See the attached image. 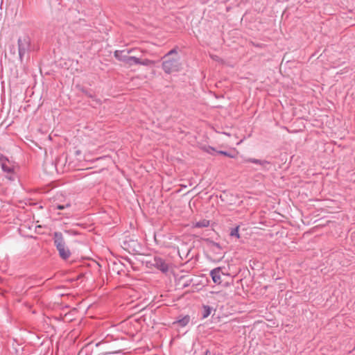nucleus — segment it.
<instances>
[{
    "instance_id": "f257e3e1",
    "label": "nucleus",
    "mask_w": 355,
    "mask_h": 355,
    "mask_svg": "<svg viewBox=\"0 0 355 355\" xmlns=\"http://www.w3.org/2000/svg\"><path fill=\"white\" fill-rule=\"evenodd\" d=\"M163 58L162 69L165 73L169 74L173 72L178 71L180 69L181 63L180 62V57L175 49L168 51Z\"/></svg>"
},
{
    "instance_id": "f03ea898",
    "label": "nucleus",
    "mask_w": 355,
    "mask_h": 355,
    "mask_svg": "<svg viewBox=\"0 0 355 355\" xmlns=\"http://www.w3.org/2000/svg\"><path fill=\"white\" fill-rule=\"evenodd\" d=\"M54 244L59 252L60 257L62 259H67L71 256V252L68 248L65 246V242L61 232H55L53 234Z\"/></svg>"
},
{
    "instance_id": "7ed1b4c3",
    "label": "nucleus",
    "mask_w": 355,
    "mask_h": 355,
    "mask_svg": "<svg viewBox=\"0 0 355 355\" xmlns=\"http://www.w3.org/2000/svg\"><path fill=\"white\" fill-rule=\"evenodd\" d=\"M0 165L3 172L7 173L6 178L10 181H14L16 178L14 164L6 157L0 155Z\"/></svg>"
},
{
    "instance_id": "20e7f679",
    "label": "nucleus",
    "mask_w": 355,
    "mask_h": 355,
    "mask_svg": "<svg viewBox=\"0 0 355 355\" xmlns=\"http://www.w3.org/2000/svg\"><path fill=\"white\" fill-rule=\"evenodd\" d=\"M31 45V39L28 36H24L18 39L19 56L21 60L24 56L29 51Z\"/></svg>"
},
{
    "instance_id": "39448f33",
    "label": "nucleus",
    "mask_w": 355,
    "mask_h": 355,
    "mask_svg": "<svg viewBox=\"0 0 355 355\" xmlns=\"http://www.w3.org/2000/svg\"><path fill=\"white\" fill-rule=\"evenodd\" d=\"M151 264L163 273H166L170 268L169 264L159 257H155L151 261Z\"/></svg>"
},
{
    "instance_id": "423d86ee",
    "label": "nucleus",
    "mask_w": 355,
    "mask_h": 355,
    "mask_svg": "<svg viewBox=\"0 0 355 355\" xmlns=\"http://www.w3.org/2000/svg\"><path fill=\"white\" fill-rule=\"evenodd\" d=\"M221 274L222 271L220 268H216L211 270L210 275L215 284H220L222 282Z\"/></svg>"
},
{
    "instance_id": "0eeeda50",
    "label": "nucleus",
    "mask_w": 355,
    "mask_h": 355,
    "mask_svg": "<svg viewBox=\"0 0 355 355\" xmlns=\"http://www.w3.org/2000/svg\"><path fill=\"white\" fill-rule=\"evenodd\" d=\"M130 55H128L126 53H125V51H119V50H117V51H114V57L119 61H121L123 62L124 64H126V62H127V60L128 59Z\"/></svg>"
},
{
    "instance_id": "6e6552de",
    "label": "nucleus",
    "mask_w": 355,
    "mask_h": 355,
    "mask_svg": "<svg viewBox=\"0 0 355 355\" xmlns=\"http://www.w3.org/2000/svg\"><path fill=\"white\" fill-rule=\"evenodd\" d=\"M248 162L254 163L256 164L261 165L263 168H268L267 166L270 164V163L266 160H261L254 158H250L247 160Z\"/></svg>"
},
{
    "instance_id": "1a4fd4ad",
    "label": "nucleus",
    "mask_w": 355,
    "mask_h": 355,
    "mask_svg": "<svg viewBox=\"0 0 355 355\" xmlns=\"http://www.w3.org/2000/svg\"><path fill=\"white\" fill-rule=\"evenodd\" d=\"M139 59L140 57L130 55L127 60L126 65L132 67L135 64H139Z\"/></svg>"
},
{
    "instance_id": "9d476101",
    "label": "nucleus",
    "mask_w": 355,
    "mask_h": 355,
    "mask_svg": "<svg viewBox=\"0 0 355 355\" xmlns=\"http://www.w3.org/2000/svg\"><path fill=\"white\" fill-rule=\"evenodd\" d=\"M209 225V220H206V219H203L202 220H200L198 222H196L194 225H193V227H198V228H201V227H207Z\"/></svg>"
},
{
    "instance_id": "9b49d317",
    "label": "nucleus",
    "mask_w": 355,
    "mask_h": 355,
    "mask_svg": "<svg viewBox=\"0 0 355 355\" xmlns=\"http://www.w3.org/2000/svg\"><path fill=\"white\" fill-rule=\"evenodd\" d=\"M202 318H207L211 313L212 308L207 305L202 306Z\"/></svg>"
},
{
    "instance_id": "f8f14e48",
    "label": "nucleus",
    "mask_w": 355,
    "mask_h": 355,
    "mask_svg": "<svg viewBox=\"0 0 355 355\" xmlns=\"http://www.w3.org/2000/svg\"><path fill=\"white\" fill-rule=\"evenodd\" d=\"M190 320V318L189 315H185L181 319H179L177 322L182 327H185Z\"/></svg>"
},
{
    "instance_id": "ddd939ff",
    "label": "nucleus",
    "mask_w": 355,
    "mask_h": 355,
    "mask_svg": "<svg viewBox=\"0 0 355 355\" xmlns=\"http://www.w3.org/2000/svg\"><path fill=\"white\" fill-rule=\"evenodd\" d=\"M154 64V61L150 60L149 59H139V64L143 66H150Z\"/></svg>"
},
{
    "instance_id": "4468645a",
    "label": "nucleus",
    "mask_w": 355,
    "mask_h": 355,
    "mask_svg": "<svg viewBox=\"0 0 355 355\" xmlns=\"http://www.w3.org/2000/svg\"><path fill=\"white\" fill-rule=\"evenodd\" d=\"M239 227H236L234 228H232L231 230V231H230V235L231 236H235L237 239H239L240 238V234L239 233Z\"/></svg>"
},
{
    "instance_id": "2eb2a0df",
    "label": "nucleus",
    "mask_w": 355,
    "mask_h": 355,
    "mask_svg": "<svg viewBox=\"0 0 355 355\" xmlns=\"http://www.w3.org/2000/svg\"><path fill=\"white\" fill-rule=\"evenodd\" d=\"M69 207H70V204L67 203L65 205H57L56 208L59 210H62V209H64Z\"/></svg>"
},
{
    "instance_id": "dca6fc26",
    "label": "nucleus",
    "mask_w": 355,
    "mask_h": 355,
    "mask_svg": "<svg viewBox=\"0 0 355 355\" xmlns=\"http://www.w3.org/2000/svg\"><path fill=\"white\" fill-rule=\"evenodd\" d=\"M216 153L218 154L223 155H225V156H227V157H234L233 155H230L229 153H227L226 151L218 150V151H216Z\"/></svg>"
},
{
    "instance_id": "f3484780",
    "label": "nucleus",
    "mask_w": 355,
    "mask_h": 355,
    "mask_svg": "<svg viewBox=\"0 0 355 355\" xmlns=\"http://www.w3.org/2000/svg\"><path fill=\"white\" fill-rule=\"evenodd\" d=\"M205 150L206 152H207L209 154H213L214 152H215V149L211 146H208L207 148H205Z\"/></svg>"
},
{
    "instance_id": "a211bd4d",
    "label": "nucleus",
    "mask_w": 355,
    "mask_h": 355,
    "mask_svg": "<svg viewBox=\"0 0 355 355\" xmlns=\"http://www.w3.org/2000/svg\"><path fill=\"white\" fill-rule=\"evenodd\" d=\"M124 51H125V53L129 55L130 53L137 51L138 50L135 49H125Z\"/></svg>"
},
{
    "instance_id": "6ab92c4d",
    "label": "nucleus",
    "mask_w": 355,
    "mask_h": 355,
    "mask_svg": "<svg viewBox=\"0 0 355 355\" xmlns=\"http://www.w3.org/2000/svg\"><path fill=\"white\" fill-rule=\"evenodd\" d=\"M205 355H211V352L209 350H206Z\"/></svg>"
}]
</instances>
